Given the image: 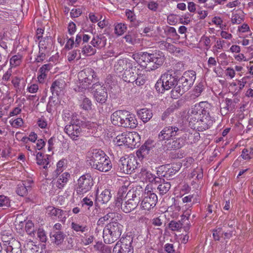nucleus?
<instances>
[{"label": "nucleus", "instance_id": "nucleus-12", "mask_svg": "<svg viewBox=\"0 0 253 253\" xmlns=\"http://www.w3.org/2000/svg\"><path fill=\"white\" fill-rule=\"evenodd\" d=\"M105 153L100 149H93L87 153L86 162L91 168L99 162H101L102 157L105 156Z\"/></svg>", "mask_w": 253, "mask_h": 253}, {"label": "nucleus", "instance_id": "nucleus-49", "mask_svg": "<svg viewBox=\"0 0 253 253\" xmlns=\"http://www.w3.org/2000/svg\"><path fill=\"white\" fill-rule=\"evenodd\" d=\"M164 30L165 33L168 36L173 37L178 36L176 31L174 27L167 26L164 28Z\"/></svg>", "mask_w": 253, "mask_h": 253}, {"label": "nucleus", "instance_id": "nucleus-46", "mask_svg": "<svg viewBox=\"0 0 253 253\" xmlns=\"http://www.w3.org/2000/svg\"><path fill=\"white\" fill-rule=\"evenodd\" d=\"M183 225V223L180 220L178 221L172 220L169 223V227L172 231H178L182 228Z\"/></svg>", "mask_w": 253, "mask_h": 253}, {"label": "nucleus", "instance_id": "nucleus-60", "mask_svg": "<svg viewBox=\"0 0 253 253\" xmlns=\"http://www.w3.org/2000/svg\"><path fill=\"white\" fill-rule=\"evenodd\" d=\"M126 42L133 44L135 42V36L133 32H128V34L124 37Z\"/></svg>", "mask_w": 253, "mask_h": 253}, {"label": "nucleus", "instance_id": "nucleus-62", "mask_svg": "<svg viewBox=\"0 0 253 253\" xmlns=\"http://www.w3.org/2000/svg\"><path fill=\"white\" fill-rule=\"evenodd\" d=\"M126 15L127 18L131 22H133L136 20V16L133 11L126 9Z\"/></svg>", "mask_w": 253, "mask_h": 253}, {"label": "nucleus", "instance_id": "nucleus-23", "mask_svg": "<svg viewBox=\"0 0 253 253\" xmlns=\"http://www.w3.org/2000/svg\"><path fill=\"white\" fill-rule=\"evenodd\" d=\"M65 131L73 140H76V138L79 136L80 133L81 128L78 125H67L65 127Z\"/></svg>", "mask_w": 253, "mask_h": 253}, {"label": "nucleus", "instance_id": "nucleus-22", "mask_svg": "<svg viewBox=\"0 0 253 253\" xmlns=\"http://www.w3.org/2000/svg\"><path fill=\"white\" fill-rule=\"evenodd\" d=\"M106 41L107 39L103 34H96L93 35L90 43L94 47L100 49L106 45Z\"/></svg>", "mask_w": 253, "mask_h": 253}, {"label": "nucleus", "instance_id": "nucleus-27", "mask_svg": "<svg viewBox=\"0 0 253 253\" xmlns=\"http://www.w3.org/2000/svg\"><path fill=\"white\" fill-rule=\"evenodd\" d=\"M111 191L109 189H105L102 192L100 195L96 198V202L95 205L97 206V202H99L102 204H106L108 202L111 198Z\"/></svg>", "mask_w": 253, "mask_h": 253}, {"label": "nucleus", "instance_id": "nucleus-59", "mask_svg": "<svg viewBox=\"0 0 253 253\" xmlns=\"http://www.w3.org/2000/svg\"><path fill=\"white\" fill-rule=\"evenodd\" d=\"M175 108L173 106H170L162 114V120L163 121H166L167 118L174 112Z\"/></svg>", "mask_w": 253, "mask_h": 253}, {"label": "nucleus", "instance_id": "nucleus-64", "mask_svg": "<svg viewBox=\"0 0 253 253\" xmlns=\"http://www.w3.org/2000/svg\"><path fill=\"white\" fill-rule=\"evenodd\" d=\"M243 21L239 14H234L231 18V21L233 24H240Z\"/></svg>", "mask_w": 253, "mask_h": 253}, {"label": "nucleus", "instance_id": "nucleus-50", "mask_svg": "<svg viewBox=\"0 0 253 253\" xmlns=\"http://www.w3.org/2000/svg\"><path fill=\"white\" fill-rule=\"evenodd\" d=\"M155 87L156 90L159 93H164L165 90H167L163 81L161 80V77L157 82Z\"/></svg>", "mask_w": 253, "mask_h": 253}, {"label": "nucleus", "instance_id": "nucleus-10", "mask_svg": "<svg viewBox=\"0 0 253 253\" xmlns=\"http://www.w3.org/2000/svg\"><path fill=\"white\" fill-rule=\"evenodd\" d=\"M183 132L182 129L175 126H166L160 132L158 138L160 141L167 140L168 141L170 138L176 135H181Z\"/></svg>", "mask_w": 253, "mask_h": 253}, {"label": "nucleus", "instance_id": "nucleus-14", "mask_svg": "<svg viewBox=\"0 0 253 253\" xmlns=\"http://www.w3.org/2000/svg\"><path fill=\"white\" fill-rule=\"evenodd\" d=\"M135 65L134 61H131L126 58L121 59L115 64L114 70L117 74L121 73L127 69L133 70V68H136Z\"/></svg>", "mask_w": 253, "mask_h": 253}, {"label": "nucleus", "instance_id": "nucleus-39", "mask_svg": "<svg viewBox=\"0 0 253 253\" xmlns=\"http://www.w3.org/2000/svg\"><path fill=\"white\" fill-rule=\"evenodd\" d=\"M153 141L151 140H148L145 143L140 147V152L144 155L148 154L150 151L154 147Z\"/></svg>", "mask_w": 253, "mask_h": 253}, {"label": "nucleus", "instance_id": "nucleus-6", "mask_svg": "<svg viewBox=\"0 0 253 253\" xmlns=\"http://www.w3.org/2000/svg\"><path fill=\"white\" fill-rule=\"evenodd\" d=\"M138 164L133 156L122 157L119 161L117 170L122 174H131L137 169Z\"/></svg>", "mask_w": 253, "mask_h": 253}, {"label": "nucleus", "instance_id": "nucleus-24", "mask_svg": "<svg viewBox=\"0 0 253 253\" xmlns=\"http://www.w3.org/2000/svg\"><path fill=\"white\" fill-rule=\"evenodd\" d=\"M122 215L120 214L115 212H109L105 216L100 217L97 221V225H101L104 224L105 221L111 219L112 221H120L122 220Z\"/></svg>", "mask_w": 253, "mask_h": 253}, {"label": "nucleus", "instance_id": "nucleus-21", "mask_svg": "<svg viewBox=\"0 0 253 253\" xmlns=\"http://www.w3.org/2000/svg\"><path fill=\"white\" fill-rule=\"evenodd\" d=\"M65 87V82L62 79L57 80L52 83L50 90L53 95L59 96Z\"/></svg>", "mask_w": 253, "mask_h": 253}, {"label": "nucleus", "instance_id": "nucleus-53", "mask_svg": "<svg viewBox=\"0 0 253 253\" xmlns=\"http://www.w3.org/2000/svg\"><path fill=\"white\" fill-rule=\"evenodd\" d=\"M25 230L29 235H32V234H34L35 232L34 225L31 221L28 220L26 223Z\"/></svg>", "mask_w": 253, "mask_h": 253}, {"label": "nucleus", "instance_id": "nucleus-43", "mask_svg": "<svg viewBox=\"0 0 253 253\" xmlns=\"http://www.w3.org/2000/svg\"><path fill=\"white\" fill-rule=\"evenodd\" d=\"M145 176L146 179L151 183L157 184V183L161 182V178L157 177L155 175L149 171H146L145 172Z\"/></svg>", "mask_w": 253, "mask_h": 253}, {"label": "nucleus", "instance_id": "nucleus-45", "mask_svg": "<svg viewBox=\"0 0 253 253\" xmlns=\"http://www.w3.org/2000/svg\"><path fill=\"white\" fill-rule=\"evenodd\" d=\"M71 227L74 231L76 232H81L82 233H84L88 230L86 225H80L75 222H72L71 223Z\"/></svg>", "mask_w": 253, "mask_h": 253}, {"label": "nucleus", "instance_id": "nucleus-7", "mask_svg": "<svg viewBox=\"0 0 253 253\" xmlns=\"http://www.w3.org/2000/svg\"><path fill=\"white\" fill-rule=\"evenodd\" d=\"M78 78L80 85L84 88H88L92 83L98 80L96 73L92 69L89 68H85L79 72Z\"/></svg>", "mask_w": 253, "mask_h": 253}, {"label": "nucleus", "instance_id": "nucleus-28", "mask_svg": "<svg viewBox=\"0 0 253 253\" xmlns=\"http://www.w3.org/2000/svg\"><path fill=\"white\" fill-rule=\"evenodd\" d=\"M137 115L144 123L148 122L153 116L152 111L147 108L138 110Z\"/></svg>", "mask_w": 253, "mask_h": 253}, {"label": "nucleus", "instance_id": "nucleus-35", "mask_svg": "<svg viewBox=\"0 0 253 253\" xmlns=\"http://www.w3.org/2000/svg\"><path fill=\"white\" fill-rule=\"evenodd\" d=\"M46 158H43V154L41 152L37 153L36 156L37 163L39 165H43V168L46 169L48 168L49 162L48 160V155H46Z\"/></svg>", "mask_w": 253, "mask_h": 253}, {"label": "nucleus", "instance_id": "nucleus-8", "mask_svg": "<svg viewBox=\"0 0 253 253\" xmlns=\"http://www.w3.org/2000/svg\"><path fill=\"white\" fill-rule=\"evenodd\" d=\"M91 90L93 93L95 100L99 103L103 104L107 101L108 94L106 89L99 82L92 84Z\"/></svg>", "mask_w": 253, "mask_h": 253}, {"label": "nucleus", "instance_id": "nucleus-40", "mask_svg": "<svg viewBox=\"0 0 253 253\" xmlns=\"http://www.w3.org/2000/svg\"><path fill=\"white\" fill-rule=\"evenodd\" d=\"M132 240V237L130 236H127L125 238H122L120 239L121 245H120V246L127 248H133L131 246Z\"/></svg>", "mask_w": 253, "mask_h": 253}, {"label": "nucleus", "instance_id": "nucleus-54", "mask_svg": "<svg viewBox=\"0 0 253 253\" xmlns=\"http://www.w3.org/2000/svg\"><path fill=\"white\" fill-rule=\"evenodd\" d=\"M21 63V56L20 55H14L10 59V64L11 67H16L20 65Z\"/></svg>", "mask_w": 253, "mask_h": 253}, {"label": "nucleus", "instance_id": "nucleus-13", "mask_svg": "<svg viewBox=\"0 0 253 253\" xmlns=\"http://www.w3.org/2000/svg\"><path fill=\"white\" fill-rule=\"evenodd\" d=\"M178 78L174 73L168 71L161 76V80L163 81L167 90L173 89L177 85Z\"/></svg>", "mask_w": 253, "mask_h": 253}, {"label": "nucleus", "instance_id": "nucleus-61", "mask_svg": "<svg viewBox=\"0 0 253 253\" xmlns=\"http://www.w3.org/2000/svg\"><path fill=\"white\" fill-rule=\"evenodd\" d=\"M9 206V198L4 195H0V207H8Z\"/></svg>", "mask_w": 253, "mask_h": 253}, {"label": "nucleus", "instance_id": "nucleus-25", "mask_svg": "<svg viewBox=\"0 0 253 253\" xmlns=\"http://www.w3.org/2000/svg\"><path fill=\"white\" fill-rule=\"evenodd\" d=\"M130 185V181H126L124 183V185L119 189L118 193V197L116 200V205L119 207L120 203L123 201V197L127 193L128 186Z\"/></svg>", "mask_w": 253, "mask_h": 253}, {"label": "nucleus", "instance_id": "nucleus-56", "mask_svg": "<svg viewBox=\"0 0 253 253\" xmlns=\"http://www.w3.org/2000/svg\"><path fill=\"white\" fill-rule=\"evenodd\" d=\"M204 89V85L202 83H199L194 88L193 92L195 97L199 96L203 91Z\"/></svg>", "mask_w": 253, "mask_h": 253}, {"label": "nucleus", "instance_id": "nucleus-41", "mask_svg": "<svg viewBox=\"0 0 253 253\" xmlns=\"http://www.w3.org/2000/svg\"><path fill=\"white\" fill-rule=\"evenodd\" d=\"M26 186H28L26 184H23L21 182L19 183L17 185V187L16 189L17 194L20 196H26L29 190V189L26 188Z\"/></svg>", "mask_w": 253, "mask_h": 253}, {"label": "nucleus", "instance_id": "nucleus-44", "mask_svg": "<svg viewBox=\"0 0 253 253\" xmlns=\"http://www.w3.org/2000/svg\"><path fill=\"white\" fill-rule=\"evenodd\" d=\"M58 96L53 95L50 96L46 109L48 112H50L51 107L55 106L58 104L59 99Z\"/></svg>", "mask_w": 253, "mask_h": 253}, {"label": "nucleus", "instance_id": "nucleus-55", "mask_svg": "<svg viewBox=\"0 0 253 253\" xmlns=\"http://www.w3.org/2000/svg\"><path fill=\"white\" fill-rule=\"evenodd\" d=\"M91 101L88 98L84 97L81 104L82 108L85 110H89L91 109Z\"/></svg>", "mask_w": 253, "mask_h": 253}, {"label": "nucleus", "instance_id": "nucleus-37", "mask_svg": "<svg viewBox=\"0 0 253 253\" xmlns=\"http://www.w3.org/2000/svg\"><path fill=\"white\" fill-rule=\"evenodd\" d=\"M81 48L82 49V52L83 53V54L86 56H90L93 55L96 52V49L94 47H92L91 45L89 44H83Z\"/></svg>", "mask_w": 253, "mask_h": 253}, {"label": "nucleus", "instance_id": "nucleus-33", "mask_svg": "<svg viewBox=\"0 0 253 253\" xmlns=\"http://www.w3.org/2000/svg\"><path fill=\"white\" fill-rule=\"evenodd\" d=\"M123 211L126 213H129L137 207L136 204H133V202H129L126 200L122 201L120 203V206Z\"/></svg>", "mask_w": 253, "mask_h": 253}, {"label": "nucleus", "instance_id": "nucleus-9", "mask_svg": "<svg viewBox=\"0 0 253 253\" xmlns=\"http://www.w3.org/2000/svg\"><path fill=\"white\" fill-rule=\"evenodd\" d=\"M77 192L78 194H83L89 191L93 185V179L91 175L85 174L81 176L78 179Z\"/></svg>", "mask_w": 253, "mask_h": 253}, {"label": "nucleus", "instance_id": "nucleus-58", "mask_svg": "<svg viewBox=\"0 0 253 253\" xmlns=\"http://www.w3.org/2000/svg\"><path fill=\"white\" fill-rule=\"evenodd\" d=\"M37 235L38 238L42 242H46L47 240V237L45 231L42 229H39L38 230Z\"/></svg>", "mask_w": 253, "mask_h": 253}, {"label": "nucleus", "instance_id": "nucleus-57", "mask_svg": "<svg viewBox=\"0 0 253 253\" xmlns=\"http://www.w3.org/2000/svg\"><path fill=\"white\" fill-rule=\"evenodd\" d=\"M226 106L222 108L223 110L226 111L225 114L227 113L229 111H231L234 109V105L232 103V100L229 98H226L225 100Z\"/></svg>", "mask_w": 253, "mask_h": 253}, {"label": "nucleus", "instance_id": "nucleus-17", "mask_svg": "<svg viewBox=\"0 0 253 253\" xmlns=\"http://www.w3.org/2000/svg\"><path fill=\"white\" fill-rule=\"evenodd\" d=\"M112 167V165L110 160L109 159L108 157L105 155V157H102L101 162L97 163V164L95 165V167L92 168L100 171L107 172L111 169Z\"/></svg>", "mask_w": 253, "mask_h": 253}, {"label": "nucleus", "instance_id": "nucleus-32", "mask_svg": "<svg viewBox=\"0 0 253 253\" xmlns=\"http://www.w3.org/2000/svg\"><path fill=\"white\" fill-rule=\"evenodd\" d=\"M53 242L56 245H61L63 242L65 235L61 231H53L51 234Z\"/></svg>", "mask_w": 253, "mask_h": 253}, {"label": "nucleus", "instance_id": "nucleus-42", "mask_svg": "<svg viewBox=\"0 0 253 253\" xmlns=\"http://www.w3.org/2000/svg\"><path fill=\"white\" fill-rule=\"evenodd\" d=\"M80 51L81 50L79 49H75L68 53V60L71 62L75 59L77 60L80 59L81 58Z\"/></svg>", "mask_w": 253, "mask_h": 253}, {"label": "nucleus", "instance_id": "nucleus-48", "mask_svg": "<svg viewBox=\"0 0 253 253\" xmlns=\"http://www.w3.org/2000/svg\"><path fill=\"white\" fill-rule=\"evenodd\" d=\"M126 30V26L125 24L118 23L115 27V33L118 35L121 36L124 34V33Z\"/></svg>", "mask_w": 253, "mask_h": 253}, {"label": "nucleus", "instance_id": "nucleus-51", "mask_svg": "<svg viewBox=\"0 0 253 253\" xmlns=\"http://www.w3.org/2000/svg\"><path fill=\"white\" fill-rule=\"evenodd\" d=\"M126 132L117 135L116 137V141L117 144L119 146L122 145L123 144L126 145L125 141L126 140Z\"/></svg>", "mask_w": 253, "mask_h": 253}, {"label": "nucleus", "instance_id": "nucleus-1", "mask_svg": "<svg viewBox=\"0 0 253 253\" xmlns=\"http://www.w3.org/2000/svg\"><path fill=\"white\" fill-rule=\"evenodd\" d=\"M211 108L207 101H202L191 107L188 112L189 123L196 125L201 130H206L212 125L213 121L210 115Z\"/></svg>", "mask_w": 253, "mask_h": 253}, {"label": "nucleus", "instance_id": "nucleus-38", "mask_svg": "<svg viewBox=\"0 0 253 253\" xmlns=\"http://www.w3.org/2000/svg\"><path fill=\"white\" fill-rule=\"evenodd\" d=\"M133 248H127L120 246V244L118 243L115 246L113 253H133Z\"/></svg>", "mask_w": 253, "mask_h": 253}, {"label": "nucleus", "instance_id": "nucleus-5", "mask_svg": "<svg viewBox=\"0 0 253 253\" xmlns=\"http://www.w3.org/2000/svg\"><path fill=\"white\" fill-rule=\"evenodd\" d=\"M123 226L117 221H112L106 225L103 230V237L106 244H111L120 237Z\"/></svg>", "mask_w": 253, "mask_h": 253}, {"label": "nucleus", "instance_id": "nucleus-29", "mask_svg": "<svg viewBox=\"0 0 253 253\" xmlns=\"http://www.w3.org/2000/svg\"><path fill=\"white\" fill-rule=\"evenodd\" d=\"M159 184L157 189L159 190V194L161 196L166 194L169 190L171 184L169 182H166L164 179L161 178V182L157 183Z\"/></svg>", "mask_w": 253, "mask_h": 253}, {"label": "nucleus", "instance_id": "nucleus-3", "mask_svg": "<svg viewBox=\"0 0 253 253\" xmlns=\"http://www.w3.org/2000/svg\"><path fill=\"white\" fill-rule=\"evenodd\" d=\"M111 120L113 125L125 128H134L137 125L134 115L126 110L115 111L112 114Z\"/></svg>", "mask_w": 253, "mask_h": 253}, {"label": "nucleus", "instance_id": "nucleus-19", "mask_svg": "<svg viewBox=\"0 0 253 253\" xmlns=\"http://www.w3.org/2000/svg\"><path fill=\"white\" fill-rule=\"evenodd\" d=\"M126 140L125 141L126 145L131 148L139 146V145H137V143L139 142L140 137L137 132H126Z\"/></svg>", "mask_w": 253, "mask_h": 253}, {"label": "nucleus", "instance_id": "nucleus-34", "mask_svg": "<svg viewBox=\"0 0 253 253\" xmlns=\"http://www.w3.org/2000/svg\"><path fill=\"white\" fill-rule=\"evenodd\" d=\"M135 70V68H133V70L127 69L125 71L123 74L122 75V79L126 82L131 83L134 81L135 77L133 71Z\"/></svg>", "mask_w": 253, "mask_h": 253}, {"label": "nucleus", "instance_id": "nucleus-18", "mask_svg": "<svg viewBox=\"0 0 253 253\" xmlns=\"http://www.w3.org/2000/svg\"><path fill=\"white\" fill-rule=\"evenodd\" d=\"M166 142L167 143L166 146L168 149L174 150L179 149L184 146L185 140L183 137H180L176 138H171Z\"/></svg>", "mask_w": 253, "mask_h": 253}, {"label": "nucleus", "instance_id": "nucleus-26", "mask_svg": "<svg viewBox=\"0 0 253 253\" xmlns=\"http://www.w3.org/2000/svg\"><path fill=\"white\" fill-rule=\"evenodd\" d=\"M183 137L185 142H186L187 144H192L199 140L200 136L199 132L194 131L193 132H185L183 135Z\"/></svg>", "mask_w": 253, "mask_h": 253}, {"label": "nucleus", "instance_id": "nucleus-52", "mask_svg": "<svg viewBox=\"0 0 253 253\" xmlns=\"http://www.w3.org/2000/svg\"><path fill=\"white\" fill-rule=\"evenodd\" d=\"M251 154H253V148L252 147L249 149L245 148L242 151L241 156L244 160H250L251 159Z\"/></svg>", "mask_w": 253, "mask_h": 253}, {"label": "nucleus", "instance_id": "nucleus-63", "mask_svg": "<svg viewBox=\"0 0 253 253\" xmlns=\"http://www.w3.org/2000/svg\"><path fill=\"white\" fill-rule=\"evenodd\" d=\"M148 8L153 11H156L159 7V4L154 1H150L148 2Z\"/></svg>", "mask_w": 253, "mask_h": 253}, {"label": "nucleus", "instance_id": "nucleus-20", "mask_svg": "<svg viewBox=\"0 0 253 253\" xmlns=\"http://www.w3.org/2000/svg\"><path fill=\"white\" fill-rule=\"evenodd\" d=\"M127 193L128 194L129 198H132L140 202L144 192L143 188L141 186H136L129 189Z\"/></svg>", "mask_w": 253, "mask_h": 253}, {"label": "nucleus", "instance_id": "nucleus-30", "mask_svg": "<svg viewBox=\"0 0 253 253\" xmlns=\"http://www.w3.org/2000/svg\"><path fill=\"white\" fill-rule=\"evenodd\" d=\"M25 253H42L39 247L34 244L32 241H27L24 246Z\"/></svg>", "mask_w": 253, "mask_h": 253}, {"label": "nucleus", "instance_id": "nucleus-15", "mask_svg": "<svg viewBox=\"0 0 253 253\" xmlns=\"http://www.w3.org/2000/svg\"><path fill=\"white\" fill-rule=\"evenodd\" d=\"M47 210L48 214L50 216H56L57 217L58 221L64 223L67 218V212L61 209L55 208L54 207H48Z\"/></svg>", "mask_w": 253, "mask_h": 253}, {"label": "nucleus", "instance_id": "nucleus-11", "mask_svg": "<svg viewBox=\"0 0 253 253\" xmlns=\"http://www.w3.org/2000/svg\"><path fill=\"white\" fill-rule=\"evenodd\" d=\"M144 195L141 206L143 210L149 211L156 206L158 201V197L155 193L151 191L145 192Z\"/></svg>", "mask_w": 253, "mask_h": 253}, {"label": "nucleus", "instance_id": "nucleus-36", "mask_svg": "<svg viewBox=\"0 0 253 253\" xmlns=\"http://www.w3.org/2000/svg\"><path fill=\"white\" fill-rule=\"evenodd\" d=\"M70 177V174L68 172H64L62 174L57 180L56 184V186L59 189H62L63 188Z\"/></svg>", "mask_w": 253, "mask_h": 253}, {"label": "nucleus", "instance_id": "nucleus-2", "mask_svg": "<svg viewBox=\"0 0 253 253\" xmlns=\"http://www.w3.org/2000/svg\"><path fill=\"white\" fill-rule=\"evenodd\" d=\"M196 79V72L190 70L185 72L177 80V85L170 91L171 97L177 99L189 90Z\"/></svg>", "mask_w": 253, "mask_h": 253}, {"label": "nucleus", "instance_id": "nucleus-16", "mask_svg": "<svg viewBox=\"0 0 253 253\" xmlns=\"http://www.w3.org/2000/svg\"><path fill=\"white\" fill-rule=\"evenodd\" d=\"M20 243L15 240L3 244V250L6 253H22Z\"/></svg>", "mask_w": 253, "mask_h": 253}, {"label": "nucleus", "instance_id": "nucleus-31", "mask_svg": "<svg viewBox=\"0 0 253 253\" xmlns=\"http://www.w3.org/2000/svg\"><path fill=\"white\" fill-rule=\"evenodd\" d=\"M52 65L50 63L42 65L40 69V75L38 77V79L40 83L43 82L44 79L46 77L47 73L50 70Z\"/></svg>", "mask_w": 253, "mask_h": 253}, {"label": "nucleus", "instance_id": "nucleus-47", "mask_svg": "<svg viewBox=\"0 0 253 253\" xmlns=\"http://www.w3.org/2000/svg\"><path fill=\"white\" fill-rule=\"evenodd\" d=\"M176 173L172 168H168L165 171L163 170L162 176L170 180L173 179V177Z\"/></svg>", "mask_w": 253, "mask_h": 253}, {"label": "nucleus", "instance_id": "nucleus-4", "mask_svg": "<svg viewBox=\"0 0 253 253\" xmlns=\"http://www.w3.org/2000/svg\"><path fill=\"white\" fill-rule=\"evenodd\" d=\"M140 59L147 63L146 68L148 70L157 69L163 65L165 60L164 54L160 50H156L152 53L147 52L141 53Z\"/></svg>", "mask_w": 253, "mask_h": 253}]
</instances>
